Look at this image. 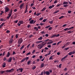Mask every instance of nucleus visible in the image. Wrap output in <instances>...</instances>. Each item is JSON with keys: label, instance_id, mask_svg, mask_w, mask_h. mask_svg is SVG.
<instances>
[{"label": "nucleus", "instance_id": "52", "mask_svg": "<svg viewBox=\"0 0 75 75\" xmlns=\"http://www.w3.org/2000/svg\"><path fill=\"white\" fill-rule=\"evenodd\" d=\"M30 54H31V52H29L26 54V55H30Z\"/></svg>", "mask_w": 75, "mask_h": 75}, {"label": "nucleus", "instance_id": "44", "mask_svg": "<svg viewBox=\"0 0 75 75\" xmlns=\"http://www.w3.org/2000/svg\"><path fill=\"white\" fill-rule=\"evenodd\" d=\"M30 62H31V61H28L27 63L28 65H30Z\"/></svg>", "mask_w": 75, "mask_h": 75}, {"label": "nucleus", "instance_id": "5", "mask_svg": "<svg viewBox=\"0 0 75 75\" xmlns=\"http://www.w3.org/2000/svg\"><path fill=\"white\" fill-rule=\"evenodd\" d=\"M14 70V69H13L12 68L9 70H6V72H13Z\"/></svg>", "mask_w": 75, "mask_h": 75}, {"label": "nucleus", "instance_id": "9", "mask_svg": "<svg viewBox=\"0 0 75 75\" xmlns=\"http://www.w3.org/2000/svg\"><path fill=\"white\" fill-rule=\"evenodd\" d=\"M68 55L67 54L66 56H65L64 57L62 58L61 60V61L63 62V60H64V59H65V58H66L68 57Z\"/></svg>", "mask_w": 75, "mask_h": 75}, {"label": "nucleus", "instance_id": "37", "mask_svg": "<svg viewBox=\"0 0 75 75\" xmlns=\"http://www.w3.org/2000/svg\"><path fill=\"white\" fill-rule=\"evenodd\" d=\"M47 20V19H45L43 20V22H44V23H45V21H46Z\"/></svg>", "mask_w": 75, "mask_h": 75}, {"label": "nucleus", "instance_id": "28", "mask_svg": "<svg viewBox=\"0 0 75 75\" xmlns=\"http://www.w3.org/2000/svg\"><path fill=\"white\" fill-rule=\"evenodd\" d=\"M56 36H57V35H53L51 37V38H53V37H56Z\"/></svg>", "mask_w": 75, "mask_h": 75}, {"label": "nucleus", "instance_id": "36", "mask_svg": "<svg viewBox=\"0 0 75 75\" xmlns=\"http://www.w3.org/2000/svg\"><path fill=\"white\" fill-rule=\"evenodd\" d=\"M0 21H3V22H4V19L1 18L0 20Z\"/></svg>", "mask_w": 75, "mask_h": 75}, {"label": "nucleus", "instance_id": "31", "mask_svg": "<svg viewBox=\"0 0 75 75\" xmlns=\"http://www.w3.org/2000/svg\"><path fill=\"white\" fill-rule=\"evenodd\" d=\"M49 23L51 24H52L53 23V21H49Z\"/></svg>", "mask_w": 75, "mask_h": 75}, {"label": "nucleus", "instance_id": "25", "mask_svg": "<svg viewBox=\"0 0 75 75\" xmlns=\"http://www.w3.org/2000/svg\"><path fill=\"white\" fill-rule=\"evenodd\" d=\"M24 46H25L24 45H23L21 47V48H20V50H23V48H24Z\"/></svg>", "mask_w": 75, "mask_h": 75}, {"label": "nucleus", "instance_id": "63", "mask_svg": "<svg viewBox=\"0 0 75 75\" xmlns=\"http://www.w3.org/2000/svg\"><path fill=\"white\" fill-rule=\"evenodd\" d=\"M7 60V59L6 57H4V61H6Z\"/></svg>", "mask_w": 75, "mask_h": 75}, {"label": "nucleus", "instance_id": "15", "mask_svg": "<svg viewBox=\"0 0 75 75\" xmlns=\"http://www.w3.org/2000/svg\"><path fill=\"white\" fill-rule=\"evenodd\" d=\"M4 24H5V23L4 22L3 23L0 25V29L1 28H2L3 27V25Z\"/></svg>", "mask_w": 75, "mask_h": 75}, {"label": "nucleus", "instance_id": "35", "mask_svg": "<svg viewBox=\"0 0 75 75\" xmlns=\"http://www.w3.org/2000/svg\"><path fill=\"white\" fill-rule=\"evenodd\" d=\"M62 42V41H60L59 42H58V43L57 44V45H58L60 43H61Z\"/></svg>", "mask_w": 75, "mask_h": 75}, {"label": "nucleus", "instance_id": "11", "mask_svg": "<svg viewBox=\"0 0 75 75\" xmlns=\"http://www.w3.org/2000/svg\"><path fill=\"white\" fill-rule=\"evenodd\" d=\"M28 8V6H26L25 10V13H26L27 11V8Z\"/></svg>", "mask_w": 75, "mask_h": 75}, {"label": "nucleus", "instance_id": "3", "mask_svg": "<svg viewBox=\"0 0 75 75\" xmlns=\"http://www.w3.org/2000/svg\"><path fill=\"white\" fill-rule=\"evenodd\" d=\"M23 39H22V38H21L19 39V40L18 41V43L19 44H21L22 42H23Z\"/></svg>", "mask_w": 75, "mask_h": 75}, {"label": "nucleus", "instance_id": "53", "mask_svg": "<svg viewBox=\"0 0 75 75\" xmlns=\"http://www.w3.org/2000/svg\"><path fill=\"white\" fill-rule=\"evenodd\" d=\"M16 54V53L14 51H13L12 54L13 55H15V54Z\"/></svg>", "mask_w": 75, "mask_h": 75}, {"label": "nucleus", "instance_id": "61", "mask_svg": "<svg viewBox=\"0 0 75 75\" xmlns=\"http://www.w3.org/2000/svg\"><path fill=\"white\" fill-rule=\"evenodd\" d=\"M45 37H48V34H46L45 35Z\"/></svg>", "mask_w": 75, "mask_h": 75}, {"label": "nucleus", "instance_id": "40", "mask_svg": "<svg viewBox=\"0 0 75 75\" xmlns=\"http://www.w3.org/2000/svg\"><path fill=\"white\" fill-rule=\"evenodd\" d=\"M67 33H68V34H71V31L69 30L67 32Z\"/></svg>", "mask_w": 75, "mask_h": 75}, {"label": "nucleus", "instance_id": "22", "mask_svg": "<svg viewBox=\"0 0 75 75\" xmlns=\"http://www.w3.org/2000/svg\"><path fill=\"white\" fill-rule=\"evenodd\" d=\"M4 72H5L4 71H0V74H3Z\"/></svg>", "mask_w": 75, "mask_h": 75}, {"label": "nucleus", "instance_id": "10", "mask_svg": "<svg viewBox=\"0 0 75 75\" xmlns=\"http://www.w3.org/2000/svg\"><path fill=\"white\" fill-rule=\"evenodd\" d=\"M51 50H50L49 51V53L47 54H45V57H46L47 56H48V55H50V54H51Z\"/></svg>", "mask_w": 75, "mask_h": 75}, {"label": "nucleus", "instance_id": "60", "mask_svg": "<svg viewBox=\"0 0 75 75\" xmlns=\"http://www.w3.org/2000/svg\"><path fill=\"white\" fill-rule=\"evenodd\" d=\"M43 20V17L39 19V20Z\"/></svg>", "mask_w": 75, "mask_h": 75}, {"label": "nucleus", "instance_id": "57", "mask_svg": "<svg viewBox=\"0 0 75 75\" xmlns=\"http://www.w3.org/2000/svg\"><path fill=\"white\" fill-rule=\"evenodd\" d=\"M57 45V43H56L52 44V45Z\"/></svg>", "mask_w": 75, "mask_h": 75}, {"label": "nucleus", "instance_id": "20", "mask_svg": "<svg viewBox=\"0 0 75 75\" xmlns=\"http://www.w3.org/2000/svg\"><path fill=\"white\" fill-rule=\"evenodd\" d=\"M68 4V2H66L65 1H64L63 3V4Z\"/></svg>", "mask_w": 75, "mask_h": 75}, {"label": "nucleus", "instance_id": "51", "mask_svg": "<svg viewBox=\"0 0 75 75\" xmlns=\"http://www.w3.org/2000/svg\"><path fill=\"white\" fill-rule=\"evenodd\" d=\"M74 27H72L71 28H69V30H71V29H72V28H74Z\"/></svg>", "mask_w": 75, "mask_h": 75}, {"label": "nucleus", "instance_id": "23", "mask_svg": "<svg viewBox=\"0 0 75 75\" xmlns=\"http://www.w3.org/2000/svg\"><path fill=\"white\" fill-rule=\"evenodd\" d=\"M42 39V37L40 36L39 38H38V40H41Z\"/></svg>", "mask_w": 75, "mask_h": 75}, {"label": "nucleus", "instance_id": "8", "mask_svg": "<svg viewBox=\"0 0 75 75\" xmlns=\"http://www.w3.org/2000/svg\"><path fill=\"white\" fill-rule=\"evenodd\" d=\"M11 61H12V57H10L9 58V59H8L7 62H11Z\"/></svg>", "mask_w": 75, "mask_h": 75}, {"label": "nucleus", "instance_id": "27", "mask_svg": "<svg viewBox=\"0 0 75 75\" xmlns=\"http://www.w3.org/2000/svg\"><path fill=\"white\" fill-rule=\"evenodd\" d=\"M19 35H18V34H17L15 36L16 38H18V37Z\"/></svg>", "mask_w": 75, "mask_h": 75}, {"label": "nucleus", "instance_id": "2", "mask_svg": "<svg viewBox=\"0 0 75 75\" xmlns=\"http://www.w3.org/2000/svg\"><path fill=\"white\" fill-rule=\"evenodd\" d=\"M12 13H13V10H12V9H11V10L10 11V12L8 14V16H7L6 18L7 19H9V18H10V17H11V15H12Z\"/></svg>", "mask_w": 75, "mask_h": 75}, {"label": "nucleus", "instance_id": "46", "mask_svg": "<svg viewBox=\"0 0 75 75\" xmlns=\"http://www.w3.org/2000/svg\"><path fill=\"white\" fill-rule=\"evenodd\" d=\"M6 33H10V31L8 30L6 31Z\"/></svg>", "mask_w": 75, "mask_h": 75}, {"label": "nucleus", "instance_id": "21", "mask_svg": "<svg viewBox=\"0 0 75 75\" xmlns=\"http://www.w3.org/2000/svg\"><path fill=\"white\" fill-rule=\"evenodd\" d=\"M40 66L41 67V68H42L44 67V64L43 63H42L41 64Z\"/></svg>", "mask_w": 75, "mask_h": 75}, {"label": "nucleus", "instance_id": "12", "mask_svg": "<svg viewBox=\"0 0 75 75\" xmlns=\"http://www.w3.org/2000/svg\"><path fill=\"white\" fill-rule=\"evenodd\" d=\"M9 42L10 44H12L13 43V39H11L10 40H9Z\"/></svg>", "mask_w": 75, "mask_h": 75}, {"label": "nucleus", "instance_id": "34", "mask_svg": "<svg viewBox=\"0 0 75 75\" xmlns=\"http://www.w3.org/2000/svg\"><path fill=\"white\" fill-rule=\"evenodd\" d=\"M64 16H62L60 17L59 18V19H61V18H64Z\"/></svg>", "mask_w": 75, "mask_h": 75}, {"label": "nucleus", "instance_id": "49", "mask_svg": "<svg viewBox=\"0 0 75 75\" xmlns=\"http://www.w3.org/2000/svg\"><path fill=\"white\" fill-rule=\"evenodd\" d=\"M68 54H69V55H72V54L71 52H69L68 53Z\"/></svg>", "mask_w": 75, "mask_h": 75}, {"label": "nucleus", "instance_id": "62", "mask_svg": "<svg viewBox=\"0 0 75 75\" xmlns=\"http://www.w3.org/2000/svg\"><path fill=\"white\" fill-rule=\"evenodd\" d=\"M23 1H19L18 3L19 4H21V3H22V2Z\"/></svg>", "mask_w": 75, "mask_h": 75}, {"label": "nucleus", "instance_id": "32", "mask_svg": "<svg viewBox=\"0 0 75 75\" xmlns=\"http://www.w3.org/2000/svg\"><path fill=\"white\" fill-rule=\"evenodd\" d=\"M28 57H27L26 58H25V60H26V61H27V60L28 59Z\"/></svg>", "mask_w": 75, "mask_h": 75}, {"label": "nucleus", "instance_id": "14", "mask_svg": "<svg viewBox=\"0 0 75 75\" xmlns=\"http://www.w3.org/2000/svg\"><path fill=\"white\" fill-rule=\"evenodd\" d=\"M18 23L21 24H23L24 23V21H18Z\"/></svg>", "mask_w": 75, "mask_h": 75}, {"label": "nucleus", "instance_id": "58", "mask_svg": "<svg viewBox=\"0 0 75 75\" xmlns=\"http://www.w3.org/2000/svg\"><path fill=\"white\" fill-rule=\"evenodd\" d=\"M67 25L65 24L63 26H62V27H65V26H66Z\"/></svg>", "mask_w": 75, "mask_h": 75}, {"label": "nucleus", "instance_id": "19", "mask_svg": "<svg viewBox=\"0 0 75 75\" xmlns=\"http://www.w3.org/2000/svg\"><path fill=\"white\" fill-rule=\"evenodd\" d=\"M59 11V10H57L53 13V14H56V13H58Z\"/></svg>", "mask_w": 75, "mask_h": 75}, {"label": "nucleus", "instance_id": "30", "mask_svg": "<svg viewBox=\"0 0 75 75\" xmlns=\"http://www.w3.org/2000/svg\"><path fill=\"white\" fill-rule=\"evenodd\" d=\"M61 67H62V64H60L59 65V68H61Z\"/></svg>", "mask_w": 75, "mask_h": 75}, {"label": "nucleus", "instance_id": "38", "mask_svg": "<svg viewBox=\"0 0 75 75\" xmlns=\"http://www.w3.org/2000/svg\"><path fill=\"white\" fill-rule=\"evenodd\" d=\"M68 6L67 5V4H65L63 5L64 7H68Z\"/></svg>", "mask_w": 75, "mask_h": 75}, {"label": "nucleus", "instance_id": "50", "mask_svg": "<svg viewBox=\"0 0 75 75\" xmlns=\"http://www.w3.org/2000/svg\"><path fill=\"white\" fill-rule=\"evenodd\" d=\"M52 27H50V28H48V30H52Z\"/></svg>", "mask_w": 75, "mask_h": 75}, {"label": "nucleus", "instance_id": "24", "mask_svg": "<svg viewBox=\"0 0 75 75\" xmlns=\"http://www.w3.org/2000/svg\"><path fill=\"white\" fill-rule=\"evenodd\" d=\"M33 22H34V20H32L29 22V23L30 24H33Z\"/></svg>", "mask_w": 75, "mask_h": 75}, {"label": "nucleus", "instance_id": "42", "mask_svg": "<svg viewBox=\"0 0 75 75\" xmlns=\"http://www.w3.org/2000/svg\"><path fill=\"white\" fill-rule=\"evenodd\" d=\"M34 1H33V3L31 4H30V6H31V7H32L33 6H34Z\"/></svg>", "mask_w": 75, "mask_h": 75}, {"label": "nucleus", "instance_id": "33", "mask_svg": "<svg viewBox=\"0 0 75 75\" xmlns=\"http://www.w3.org/2000/svg\"><path fill=\"white\" fill-rule=\"evenodd\" d=\"M35 68H36V67L34 66L32 67V69H33V70H34Z\"/></svg>", "mask_w": 75, "mask_h": 75}, {"label": "nucleus", "instance_id": "7", "mask_svg": "<svg viewBox=\"0 0 75 75\" xmlns=\"http://www.w3.org/2000/svg\"><path fill=\"white\" fill-rule=\"evenodd\" d=\"M44 74H45L46 75H50V72L47 71H44Z\"/></svg>", "mask_w": 75, "mask_h": 75}, {"label": "nucleus", "instance_id": "16", "mask_svg": "<svg viewBox=\"0 0 75 75\" xmlns=\"http://www.w3.org/2000/svg\"><path fill=\"white\" fill-rule=\"evenodd\" d=\"M54 56V55H52L51 56L50 58H49V60H51V59H52V60H53L54 59V58H53V57Z\"/></svg>", "mask_w": 75, "mask_h": 75}, {"label": "nucleus", "instance_id": "29", "mask_svg": "<svg viewBox=\"0 0 75 75\" xmlns=\"http://www.w3.org/2000/svg\"><path fill=\"white\" fill-rule=\"evenodd\" d=\"M34 29V30H36V31H38V28H37L36 27H35Z\"/></svg>", "mask_w": 75, "mask_h": 75}, {"label": "nucleus", "instance_id": "48", "mask_svg": "<svg viewBox=\"0 0 75 75\" xmlns=\"http://www.w3.org/2000/svg\"><path fill=\"white\" fill-rule=\"evenodd\" d=\"M71 52L72 54H74L75 53V51H73V52Z\"/></svg>", "mask_w": 75, "mask_h": 75}, {"label": "nucleus", "instance_id": "26", "mask_svg": "<svg viewBox=\"0 0 75 75\" xmlns=\"http://www.w3.org/2000/svg\"><path fill=\"white\" fill-rule=\"evenodd\" d=\"M52 42H53L52 41H51V42H48L47 44H52Z\"/></svg>", "mask_w": 75, "mask_h": 75}, {"label": "nucleus", "instance_id": "18", "mask_svg": "<svg viewBox=\"0 0 75 75\" xmlns=\"http://www.w3.org/2000/svg\"><path fill=\"white\" fill-rule=\"evenodd\" d=\"M10 52H8L7 54L6 55L7 57H9L10 56Z\"/></svg>", "mask_w": 75, "mask_h": 75}, {"label": "nucleus", "instance_id": "17", "mask_svg": "<svg viewBox=\"0 0 75 75\" xmlns=\"http://www.w3.org/2000/svg\"><path fill=\"white\" fill-rule=\"evenodd\" d=\"M46 8H47L45 7H44L42 9V10H41L40 11H44L46 9Z\"/></svg>", "mask_w": 75, "mask_h": 75}, {"label": "nucleus", "instance_id": "6", "mask_svg": "<svg viewBox=\"0 0 75 75\" xmlns=\"http://www.w3.org/2000/svg\"><path fill=\"white\" fill-rule=\"evenodd\" d=\"M24 4L22 3L20 5L19 8L20 9H22L23 8H24Z\"/></svg>", "mask_w": 75, "mask_h": 75}, {"label": "nucleus", "instance_id": "1", "mask_svg": "<svg viewBox=\"0 0 75 75\" xmlns=\"http://www.w3.org/2000/svg\"><path fill=\"white\" fill-rule=\"evenodd\" d=\"M47 41H49V39H47L45 40V41L42 42V43L39 44L38 45V48H39L40 50H41L42 48L44 47V45L47 44Z\"/></svg>", "mask_w": 75, "mask_h": 75}, {"label": "nucleus", "instance_id": "54", "mask_svg": "<svg viewBox=\"0 0 75 75\" xmlns=\"http://www.w3.org/2000/svg\"><path fill=\"white\" fill-rule=\"evenodd\" d=\"M51 47V46L50 45H49L47 46V47H48V48H50Z\"/></svg>", "mask_w": 75, "mask_h": 75}, {"label": "nucleus", "instance_id": "13", "mask_svg": "<svg viewBox=\"0 0 75 75\" xmlns=\"http://www.w3.org/2000/svg\"><path fill=\"white\" fill-rule=\"evenodd\" d=\"M54 6H55L54 5H53L52 6H50L48 8L51 9V8H53V7H54Z\"/></svg>", "mask_w": 75, "mask_h": 75}, {"label": "nucleus", "instance_id": "4", "mask_svg": "<svg viewBox=\"0 0 75 75\" xmlns=\"http://www.w3.org/2000/svg\"><path fill=\"white\" fill-rule=\"evenodd\" d=\"M5 12H8L10 11V9L8 6H5Z\"/></svg>", "mask_w": 75, "mask_h": 75}, {"label": "nucleus", "instance_id": "47", "mask_svg": "<svg viewBox=\"0 0 75 75\" xmlns=\"http://www.w3.org/2000/svg\"><path fill=\"white\" fill-rule=\"evenodd\" d=\"M20 70L21 71V72H23V68L20 69Z\"/></svg>", "mask_w": 75, "mask_h": 75}, {"label": "nucleus", "instance_id": "45", "mask_svg": "<svg viewBox=\"0 0 75 75\" xmlns=\"http://www.w3.org/2000/svg\"><path fill=\"white\" fill-rule=\"evenodd\" d=\"M40 59H42V58H43V57L41 55L40 56Z\"/></svg>", "mask_w": 75, "mask_h": 75}, {"label": "nucleus", "instance_id": "64", "mask_svg": "<svg viewBox=\"0 0 75 75\" xmlns=\"http://www.w3.org/2000/svg\"><path fill=\"white\" fill-rule=\"evenodd\" d=\"M30 45H29L27 46V48L28 49L29 48V47H30Z\"/></svg>", "mask_w": 75, "mask_h": 75}, {"label": "nucleus", "instance_id": "41", "mask_svg": "<svg viewBox=\"0 0 75 75\" xmlns=\"http://www.w3.org/2000/svg\"><path fill=\"white\" fill-rule=\"evenodd\" d=\"M40 14H41V13H38L37 14H36V16H40Z\"/></svg>", "mask_w": 75, "mask_h": 75}, {"label": "nucleus", "instance_id": "59", "mask_svg": "<svg viewBox=\"0 0 75 75\" xmlns=\"http://www.w3.org/2000/svg\"><path fill=\"white\" fill-rule=\"evenodd\" d=\"M35 52V50H34L32 52V54H34Z\"/></svg>", "mask_w": 75, "mask_h": 75}, {"label": "nucleus", "instance_id": "56", "mask_svg": "<svg viewBox=\"0 0 75 75\" xmlns=\"http://www.w3.org/2000/svg\"><path fill=\"white\" fill-rule=\"evenodd\" d=\"M5 53H6V52L4 51V53L2 54V56H4V54H5Z\"/></svg>", "mask_w": 75, "mask_h": 75}, {"label": "nucleus", "instance_id": "39", "mask_svg": "<svg viewBox=\"0 0 75 75\" xmlns=\"http://www.w3.org/2000/svg\"><path fill=\"white\" fill-rule=\"evenodd\" d=\"M57 7H58L59 6H61V4H59L57 5Z\"/></svg>", "mask_w": 75, "mask_h": 75}, {"label": "nucleus", "instance_id": "43", "mask_svg": "<svg viewBox=\"0 0 75 75\" xmlns=\"http://www.w3.org/2000/svg\"><path fill=\"white\" fill-rule=\"evenodd\" d=\"M25 59H23L22 60H21V62H24V61H25Z\"/></svg>", "mask_w": 75, "mask_h": 75}, {"label": "nucleus", "instance_id": "55", "mask_svg": "<svg viewBox=\"0 0 75 75\" xmlns=\"http://www.w3.org/2000/svg\"><path fill=\"white\" fill-rule=\"evenodd\" d=\"M50 25L46 26L45 27V28H48L50 27Z\"/></svg>", "mask_w": 75, "mask_h": 75}]
</instances>
